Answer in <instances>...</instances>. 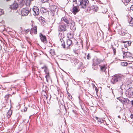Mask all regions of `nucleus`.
I'll list each match as a JSON object with an SVG mask.
<instances>
[{"label":"nucleus","mask_w":133,"mask_h":133,"mask_svg":"<svg viewBox=\"0 0 133 133\" xmlns=\"http://www.w3.org/2000/svg\"><path fill=\"white\" fill-rule=\"evenodd\" d=\"M128 64V63L125 62H121V65L123 66H127Z\"/></svg>","instance_id":"obj_31"},{"label":"nucleus","mask_w":133,"mask_h":133,"mask_svg":"<svg viewBox=\"0 0 133 133\" xmlns=\"http://www.w3.org/2000/svg\"><path fill=\"white\" fill-rule=\"evenodd\" d=\"M95 90L96 91V92H97V91H98V90L96 87H95Z\"/></svg>","instance_id":"obj_44"},{"label":"nucleus","mask_w":133,"mask_h":133,"mask_svg":"<svg viewBox=\"0 0 133 133\" xmlns=\"http://www.w3.org/2000/svg\"><path fill=\"white\" fill-rule=\"evenodd\" d=\"M32 32H33L34 34H36L37 33V26H34L33 28L31 29V31L30 33L31 34Z\"/></svg>","instance_id":"obj_18"},{"label":"nucleus","mask_w":133,"mask_h":133,"mask_svg":"<svg viewBox=\"0 0 133 133\" xmlns=\"http://www.w3.org/2000/svg\"><path fill=\"white\" fill-rule=\"evenodd\" d=\"M130 117L131 118V119H133V114H131L130 116Z\"/></svg>","instance_id":"obj_40"},{"label":"nucleus","mask_w":133,"mask_h":133,"mask_svg":"<svg viewBox=\"0 0 133 133\" xmlns=\"http://www.w3.org/2000/svg\"><path fill=\"white\" fill-rule=\"evenodd\" d=\"M128 61L130 62H133V57L132 56L129 58L128 59Z\"/></svg>","instance_id":"obj_29"},{"label":"nucleus","mask_w":133,"mask_h":133,"mask_svg":"<svg viewBox=\"0 0 133 133\" xmlns=\"http://www.w3.org/2000/svg\"><path fill=\"white\" fill-rule=\"evenodd\" d=\"M79 3L77 5H79L81 8L85 9L88 6L89 1L88 0H79Z\"/></svg>","instance_id":"obj_3"},{"label":"nucleus","mask_w":133,"mask_h":133,"mask_svg":"<svg viewBox=\"0 0 133 133\" xmlns=\"http://www.w3.org/2000/svg\"><path fill=\"white\" fill-rule=\"evenodd\" d=\"M18 4L16 3H14L10 6V8L12 9L16 10L18 7Z\"/></svg>","instance_id":"obj_19"},{"label":"nucleus","mask_w":133,"mask_h":133,"mask_svg":"<svg viewBox=\"0 0 133 133\" xmlns=\"http://www.w3.org/2000/svg\"><path fill=\"white\" fill-rule=\"evenodd\" d=\"M56 8V6L55 5L50 6H49V9L51 11H54L55 9Z\"/></svg>","instance_id":"obj_23"},{"label":"nucleus","mask_w":133,"mask_h":133,"mask_svg":"<svg viewBox=\"0 0 133 133\" xmlns=\"http://www.w3.org/2000/svg\"><path fill=\"white\" fill-rule=\"evenodd\" d=\"M70 2H72L73 3H75L74 4H77V5L78 3H77V1L76 0H70ZM73 4H74V3Z\"/></svg>","instance_id":"obj_32"},{"label":"nucleus","mask_w":133,"mask_h":133,"mask_svg":"<svg viewBox=\"0 0 133 133\" xmlns=\"http://www.w3.org/2000/svg\"><path fill=\"white\" fill-rule=\"evenodd\" d=\"M126 94L128 95V97H133V88H129L128 89L127 91Z\"/></svg>","instance_id":"obj_10"},{"label":"nucleus","mask_w":133,"mask_h":133,"mask_svg":"<svg viewBox=\"0 0 133 133\" xmlns=\"http://www.w3.org/2000/svg\"><path fill=\"white\" fill-rule=\"evenodd\" d=\"M130 9L131 10L133 11V5H131V6L130 7Z\"/></svg>","instance_id":"obj_37"},{"label":"nucleus","mask_w":133,"mask_h":133,"mask_svg":"<svg viewBox=\"0 0 133 133\" xmlns=\"http://www.w3.org/2000/svg\"><path fill=\"white\" fill-rule=\"evenodd\" d=\"M12 111L10 109L8 110V111L7 112V116L8 118H9L10 117L11 115H12Z\"/></svg>","instance_id":"obj_22"},{"label":"nucleus","mask_w":133,"mask_h":133,"mask_svg":"<svg viewBox=\"0 0 133 133\" xmlns=\"http://www.w3.org/2000/svg\"><path fill=\"white\" fill-rule=\"evenodd\" d=\"M111 48L112 49H113L114 55H115L116 52V48L114 47V45H111Z\"/></svg>","instance_id":"obj_26"},{"label":"nucleus","mask_w":133,"mask_h":133,"mask_svg":"<svg viewBox=\"0 0 133 133\" xmlns=\"http://www.w3.org/2000/svg\"><path fill=\"white\" fill-rule=\"evenodd\" d=\"M70 34V35H71V33H70V34Z\"/></svg>","instance_id":"obj_48"},{"label":"nucleus","mask_w":133,"mask_h":133,"mask_svg":"<svg viewBox=\"0 0 133 133\" xmlns=\"http://www.w3.org/2000/svg\"><path fill=\"white\" fill-rule=\"evenodd\" d=\"M39 37L42 42L44 43H46L47 42L45 36L43 35L42 33L39 34Z\"/></svg>","instance_id":"obj_14"},{"label":"nucleus","mask_w":133,"mask_h":133,"mask_svg":"<svg viewBox=\"0 0 133 133\" xmlns=\"http://www.w3.org/2000/svg\"><path fill=\"white\" fill-rule=\"evenodd\" d=\"M92 68L94 70H96L98 69V65H94L93 64Z\"/></svg>","instance_id":"obj_30"},{"label":"nucleus","mask_w":133,"mask_h":133,"mask_svg":"<svg viewBox=\"0 0 133 133\" xmlns=\"http://www.w3.org/2000/svg\"><path fill=\"white\" fill-rule=\"evenodd\" d=\"M75 4H73V6L71 11L75 15L79 11L80 9L78 6H75Z\"/></svg>","instance_id":"obj_8"},{"label":"nucleus","mask_w":133,"mask_h":133,"mask_svg":"<svg viewBox=\"0 0 133 133\" xmlns=\"http://www.w3.org/2000/svg\"><path fill=\"white\" fill-rule=\"evenodd\" d=\"M72 111L74 113H76V110H72Z\"/></svg>","instance_id":"obj_43"},{"label":"nucleus","mask_w":133,"mask_h":133,"mask_svg":"<svg viewBox=\"0 0 133 133\" xmlns=\"http://www.w3.org/2000/svg\"><path fill=\"white\" fill-rule=\"evenodd\" d=\"M69 34H67V36H68V35Z\"/></svg>","instance_id":"obj_50"},{"label":"nucleus","mask_w":133,"mask_h":133,"mask_svg":"<svg viewBox=\"0 0 133 133\" xmlns=\"http://www.w3.org/2000/svg\"><path fill=\"white\" fill-rule=\"evenodd\" d=\"M29 11L28 8H23L21 11V14L23 16H26L28 15Z\"/></svg>","instance_id":"obj_12"},{"label":"nucleus","mask_w":133,"mask_h":133,"mask_svg":"<svg viewBox=\"0 0 133 133\" xmlns=\"http://www.w3.org/2000/svg\"><path fill=\"white\" fill-rule=\"evenodd\" d=\"M99 66L100 67V70L102 72H105L107 68L106 63L103 62Z\"/></svg>","instance_id":"obj_11"},{"label":"nucleus","mask_w":133,"mask_h":133,"mask_svg":"<svg viewBox=\"0 0 133 133\" xmlns=\"http://www.w3.org/2000/svg\"><path fill=\"white\" fill-rule=\"evenodd\" d=\"M4 12V11L3 10L0 8V16L3 14Z\"/></svg>","instance_id":"obj_33"},{"label":"nucleus","mask_w":133,"mask_h":133,"mask_svg":"<svg viewBox=\"0 0 133 133\" xmlns=\"http://www.w3.org/2000/svg\"><path fill=\"white\" fill-rule=\"evenodd\" d=\"M131 104L133 107V100L131 101Z\"/></svg>","instance_id":"obj_45"},{"label":"nucleus","mask_w":133,"mask_h":133,"mask_svg":"<svg viewBox=\"0 0 133 133\" xmlns=\"http://www.w3.org/2000/svg\"><path fill=\"white\" fill-rule=\"evenodd\" d=\"M103 62V60L99 59H96L94 60L93 65H97L101 63H102Z\"/></svg>","instance_id":"obj_17"},{"label":"nucleus","mask_w":133,"mask_h":133,"mask_svg":"<svg viewBox=\"0 0 133 133\" xmlns=\"http://www.w3.org/2000/svg\"><path fill=\"white\" fill-rule=\"evenodd\" d=\"M6 1H9V0H6Z\"/></svg>","instance_id":"obj_47"},{"label":"nucleus","mask_w":133,"mask_h":133,"mask_svg":"<svg viewBox=\"0 0 133 133\" xmlns=\"http://www.w3.org/2000/svg\"><path fill=\"white\" fill-rule=\"evenodd\" d=\"M98 9L97 7H95L94 5L92 6L91 7H88L87 9V11L88 12L90 13H94L95 11L97 12Z\"/></svg>","instance_id":"obj_7"},{"label":"nucleus","mask_w":133,"mask_h":133,"mask_svg":"<svg viewBox=\"0 0 133 133\" xmlns=\"http://www.w3.org/2000/svg\"><path fill=\"white\" fill-rule=\"evenodd\" d=\"M125 35L126 38L127 39H129L131 38V35L130 34L127 33Z\"/></svg>","instance_id":"obj_28"},{"label":"nucleus","mask_w":133,"mask_h":133,"mask_svg":"<svg viewBox=\"0 0 133 133\" xmlns=\"http://www.w3.org/2000/svg\"><path fill=\"white\" fill-rule=\"evenodd\" d=\"M70 20L66 17H63L61 20V23H63V22H65L68 25L70 22Z\"/></svg>","instance_id":"obj_15"},{"label":"nucleus","mask_w":133,"mask_h":133,"mask_svg":"<svg viewBox=\"0 0 133 133\" xmlns=\"http://www.w3.org/2000/svg\"><path fill=\"white\" fill-rule=\"evenodd\" d=\"M87 58L88 59H90V57L89 54H88L87 56Z\"/></svg>","instance_id":"obj_35"},{"label":"nucleus","mask_w":133,"mask_h":133,"mask_svg":"<svg viewBox=\"0 0 133 133\" xmlns=\"http://www.w3.org/2000/svg\"><path fill=\"white\" fill-rule=\"evenodd\" d=\"M121 42L124 43V47L125 48L124 49V50L127 51L128 50L127 47L130 46L131 43V42L130 41H121Z\"/></svg>","instance_id":"obj_9"},{"label":"nucleus","mask_w":133,"mask_h":133,"mask_svg":"<svg viewBox=\"0 0 133 133\" xmlns=\"http://www.w3.org/2000/svg\"><path fill=\"white\" fill-rule=\"evenodd\" d=\"M50 55L54 56L55 55V52L54 50L51 49L49 52Z\"/></svg>","instance_id":"obj_25"},{"label":"nucleus","mask_w":133,"mask_h":133,"mask_svg":"<svg viewBox=\"0 0 133 133\" xmlns=\"http://www.w3.org/2000/svg\"><path fill=\"white\" fill-rule=\"evenodd\" d=\"M71 62L72 63V65L74 66L76 65L77 64L80 65L82 64V63L81 62H79L76 59H71Z\"/></svg>","instance_id":"obj_13"},{"label":"nucleus","mask_w":133,"mask_h":133,"mask_svg":"<svg viewBox=\"0 0 133 133\" xmlns=\"http://www.w3.org/2000/svg\"><path fill=\"white\" fill-rule=\"evenodd\" d=\"M44 94L43 95L45 97H45L46 99H47V93L46 92H45L44 91Z\"/></svg>","instance_id":"obj_34"},{"label":"nucleus","mask_w":133,"mask_h":133,"mask_svg":"<svg viewBox=\"0 0 133 133\" xmlns=\"http://www.w3.org/2000/svg\"><path fill=\"white\" fill-rule=\"evenodd\" d=\"M119 100L123 104H125V103L127 102L128 100L129 101L128 99L124 98H120Z\"/></svg>","instance_id":"obj_21"},{"label":"nucleus","mask_w":133,"mask_h":133,"mask_svg":"<svg viewBox=\"0 0 133 133\" xmlns=\"http://www.w3.org/2000/svg\"><path fill=\"white\" fill-rule=\"evenodd\" d=\"M33 11L34 14V15L35 16H36L39 15V10L37 6H34L32 9Z\"/></svg>","instance_id":"obj_16"},{"label":"nucleus","mask_w":133,"mask_h":133,"mask_svg":"<svg viewBox=\"0 0 133 133\" xmlns=\"http://www.w3.org/2000/svg\"><path fill=\"white\" fill-rule=\"evenodd\" d=\"M67 25L64 24L60 23L58 27V31L60 32H64L66 30Z\"/></svg>","instance_id":"obj_5"},{"label":"nucleus","mask_w":133,"mask_h":133,"mask_svg":"<svg viewBox=\"0 0 133 133\" xmlns=\"http://www.w3.org/2000/svg\"><path fill=\"white\" fill-rule=\"evenodd\" d=\"M21 46L22 48H24V46L23 45V44H21Z\"/></svg>","instance_id":"obj_42"},{"label":"nucleus","mask_w":133,"mask_h":133,"mask_svg":"<svg viewBox=\"0 0 133 133\" xmlns=\"http://www.w3.org/2000/svg\"><path fill=\"white\" fill-rule=\"evenodd\" d=\"M62 34L61 33H59V36L60 37L61 39H60V41L61 43L62 46L64 49H68L70 48L72 45V41L70 39H68L66 42V44H65V43L64 42L63 40L62 39V37L61 35Z\"/></svg>","instance_id":"obj_2"},{"label":"nucleus","mask_w":133,"mask_h":133,"mask_svg":"<svg viewBox=\"0 0 133 133\" xmlns=\"http://www.w3.org/2000/svg\"><path fill=\"white\" fill-rule=\"evenodd\" d=\"M65 44H66V43H65Z\"/></svg>","instance_id":"obj_51"},{"label":"nucleus","mask_w":133,"mask_h":133,"mask_svg":"<svg viewBox=\"0 0 133 133\" xmlns=\"http://www.w3.org/2000/svg\"><path fill=\"white\" fill-rule=\"evenodd\" d=\"M68 96L69 97H70L71 98L72 97V96L70 95H68Z\"/></svg>","instance_id":"obj_41"},{"label":"nucleus","mask_w":133,"mask_h":133,"mask_svg":"<svg viewBox=\"0 0 133 133\" xmlns=\"http://www.w3.org/2000/svg\"><path fill=\"white\" fill-rule=\"evenodd\" d=\"M118 117L119 118H121L120 116H118Z\"/></svg>","instance_id":"obj_46"},{"label":"nucleus","mask_w":133,"mask_h":133,"mask_svg":"<svg viewBox=\"0 0 133 133\" xmlns=\"http://www.w3.org/2000/svg\"><path fill=\"white\" fill-rule=\"evenodd\" d=\"M41 20L43 22H45V19L44 18L41 17Z\"/></svg>","instance_id":"obj_36"},{"label":"nucleus","mask_w":133,"mask_h":133,"mask_svg":"<svg viewBox=\"0 0 133 133\" xmlns=\"http://www.w3.org/2000/svg\"><path fill=\"white\" fill-rule=\"evenodd\" d=\"M125 80V77L122 75L117 74L114 75L111 80V82L113 84L117 83L121 86H122Z\"/></svg>","instance_id":"obj_1"},{"label":"nucleus","mask_w":133,"mask_h":133,"mask_svg":"<svg viewBox=\"0 0 133 133\" xmlns=\"http://www.w3.org/2000/svg\"><path fill=\"white\" fill-rule=\"evenodd\" d=\"M46 0H41L42 2L43 3H44L46 1Z\"/></svg>","instance_id":"obj_39"},{"label":"nucleus","mask_w":133,"mask_h":133,"mask_svg":"<svg viewBox=\"0 0 133 133\" xmlns=\"http://www.w3.org/2000/svg\"><path fill=\"white\" fill-rule=\"evenodd\" d=\"M95 119L97 120V123L98 124H99V123H102L103 122V120L100 118H99L96 117Z\"/></svg>","instance_id":"obj_24"},{"label":"nucleus","mask_w":133,"mask_h":133,"mask_svg":"<svg viewBox=\"0 0 133 133\" xmlns=\"http://www.w3.org/2000/svg\"><path fill=\"white\" fill-rule=\"evenodd\" d=\"M122 50L123 52V56L124 58H127L128 59L132 56V54L128 52H125L126 51L124 50V48H122Z\"/></svg>","instance_id":"obj_6"},{"label":"nucleus","mask_w":133,"mask_h":133,"mask_svg":"<svg viewBox=\"0 0 133 133\" xmlns=\"http://www.w3.org/2000/svg\"><path fill=\"white\" fill-rule=\"evenodd\" d=\"M128 21L130 24H133V18L132 17L128 19Z\"/></svg>","instance_id":"obj_27"},{"label":"nucleus","mask_w":133,"mask_h":133,"mask_svg":"<svg viewBox=\"0 0 133 133\" xmlns=\"http://www.w3.org/2000/svg\"><path fill=\"white\" fill-rule=\"evenodd\" d=\"M41 68L42 69H44V72L46 74L45 78H46V80L47 82H48L49 81L51 80V78L50 75L49 70L48 67L45 65L43 66Z\"/></svg>","instance_id":"obj_4"},{"label":"nucleus","mask_w":133,"mask_h":133,"mask_svg":"<svg viewBox=\"0 0 133 133\" xmlns=\"http://www.w3.org/2000/svg\"><path fill=\"white\" fill-rule=\"evenodd\" d=\"M126 3L129 2L131 0H125Z\"/></svg>","instance_id":"obj_38"},{"label":"nucleus","mask_w":133,"mask_h":133,"mask_svg":"<svg viewBox=\"0 0 133 133\" xmlns=\"http://www.w3.org/2000/svg\"><path fill=\"white\" fill-rule=\"evenodd\" d=\"M127 32L126 30L124 29H122L119 32V34L122 36L126 35Z\"/></svg>","instance_id":"obj_20"},{"label":"nucleus","mask_w":133,"mask_h":133,"mask_svg":"<svg viewBox=\"0 0 133 133\" xmlns=\"http://www.w3.org/2000/svg\"><path fill=\"white\" fill-rule=\"evenodd\" d=\"M112 92L113 93V91H112Z\"/></svg>","instance_id":"obj_49"}]
</instances>
